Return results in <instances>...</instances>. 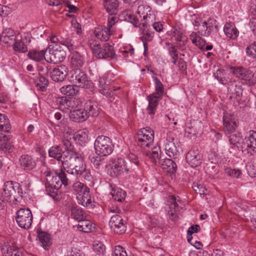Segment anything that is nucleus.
Returning <instances> with one entry per match:
<instances>
[{
	"instance_id": "obj_1",
	"label": "nucleus",
	"mask_w": 256,
	"mask_h": 256,
	"mask_svg": "<svg viewBox=\"0 0 256 256\" xmlns=\"http://www.w3.org/2000/svg\"><path fill=\"white\" fill-rule=\"evenodd\" d=\"M44 174L46 179V190L53 198L56 197L58 190L62 184L67 186L69 184L66 174L62 170L55 173L48 170L44 172Z\"/></svg>"
},
{
	"instance_id": "obj_2",
	"label": "nucleus",
	"mask_w": 256,
	"mask_h": 256,
	"mask_svg": "<svg viewBox=\"0 0 256 256\" xmlns=\"http://www.w3.org/2000/svg\"><path fill=\"white\" fill-rule=\"evenodd\" d=\"M62 165L67 172L76 176L86 167L84 156L79 152H70L68 154H64Z\"/></svg>"
},
{
	"instance_id": "obj_3",
	"label": "nucleus",
	"mask_w": 256,
	"mask_h": 256,
	"mask_svg": "<svg viewBox=\"0 0 256 256\" xmlns=\"http://www.w3.org/2000/svg\"><path fill=\"white\" fill-rule=\"evenodd\" d=\"M2 194L6 200L12 204L20 201L23 196L22 188L20 184L12 181L4 184Z\"/></svg>"
},
{
	"instance_id": "obj_4",
	"label": "nucleus",
	"mask_w": 256,
	"mask_h": 256,
	"mask_svg": "<svg viewBox=\"0 0 256 256\" xmlns=\"http://www.w3.org/2000/svg\"><path fill=\"white\" fill-rule=\"evenodd\" d=\"M90 47L92 54L98 58H116V54L112 46L108 44H106L103 48L97 42L92 41L90 42Z\"/></svg>"
},
{
	"instance_id": "obj_5",
	"label": "nucleus",
	"mask_w": 256,
	"mask_h": 256,
	"mask_svg": "<svg viewBox=\"0 0 256 256\" xmlns=\"http://www.w3.org/2000/svg\"><path fill=\"white\" fill-rule=\"evenodd\" d=\"M160 147L154 146L151 152H146V155L152 158L154 160H156V158L158 159L162 168L166 172L170 174L175 172L176 169V164L170 158L160 160Z\"/></svg>"
},
{
	"instance_id": "obj_6",
	"label": "nucleus",
	"mask_w": 256,
	"mask_h": 256,
	"mask_svg": "<svg viewBox=\"0 0 256 256\" xmlns=\"http://www.w3.org/2000/svg\"><path fill=\"white\" fill-rule=\"evenodd\" d=\"M94 146L96 153L102 156L110 154L114 150V145L110 138L102 135L96 138Z\"/></svg>"
},
{
	"instance_id": "obj_7",
	"label": "nucleus",
	"mask_w": 256,
	"mask_h": 256,
	"mask_svg": "<svg viewBox=\"0 0 256 256\" xmlns=\"http://www.w3.org/2000/svg\"><path fill=\"white\" fill-rule=\"evenodd\" d=\"M136 16H138L140 20L142 27H146L150 26L156 20V16L151 10V8L146 5H141L138 6Z\"/></svg>"
},
{
	"instance_id": "obj_8",
	"label": "nucleus",
	"mask_w": 256,
	"mask_h": 256,
	"mask_svg": "<svg viewBox=\"0 0 256 256\" xmlns=\"http://www.w3.org/2000/svg\"><path fill=\"white\" fill-rule=\"evenodd\" d=\"M70 80L77 87L90 88L92 84L88 80L86 74L80 68L72 69L70 72Z\"/></svg>"
},
{
	"instance_id": "obj_9",
	"label": "nucleus",
	"mask_w": 256,
	"mask_h": 256,
	"mask_svg": "<svg viewBox=\"0 0 256 256\" xmlns=\"http://www.w3.org/2000/svg\"><path fill=\"white\" fill-rule=\"evenodd\" d=\"M16 220L18 226L24 229H28L32 226V214L28 208H20L17 210Z\"/></svg>"
},
{
	"instance_id": "obj_10",
	"label": "nucleus",
	"mask_w": 256,
	"mask_h": 256,
	"mask_svg": "<svg viewBox=\"0 0 256 256\" xmlns=\"http://www.w3.org/2000/svg\"><path fill=\"white\" fill-rule=\"evenodd\" d=\"M138 144L142 148L149 147L153 144L154 132L150 128L140 129L138 132Z\"/></svg>"
},
{
	"instance_id": "obj_11",
	"label": "nucleus",
	"mask_w": 256,
	"mask_h": 256,
	"mask_svg": "<svg viewBox=\"0 0 256 256\" xmlns=\"http://www.w3.org/2000/svg\"><path fill=\"white\" fill-rule=\"evenodd\" d=\"M242 152L253 154L256 152V131L250 130L241 142Z\"/></svg>"
},
{
	"instance_id": "obj_12",
	"label": "nucleus",
	"mask_w": 256,
	"mask_h": 256,
	"mask_svg": "<svg viewBox=\"0 0 256 256\" xmlns=\"http://www.w3.org/2000/svg\"><path fill=\"white\" fill-rule=\"evenodd\" d=\"M232 74L242 84L250 86L252 71L242 66H232L230 68Z\"/></svg>"
},
{
	"instance_id": "obj_13",
	"label": "nucleus",
	"mask_w": 256,
	"mask_h": 256,
	"mask_svg": "<svg viewBox=\"0 0 256 256\" xmlns=\"http://www.w3.org/2000/svg\"><path fill=\"white\" fill-rule=\"evenodd\" d=\"M132 171V166L131 164H128L125 160L120 158L114 159L112 162V166L111 168L110 174L117 176L124 172L128 173Z\"/></svg>"
},
{
	"instance_id": "obj_14",
	"label": "nucleus",
	"mask_w": 256,
	"mask_h": 256,
	"mask_svg": "<svg viewBox=\"0 0 256 256\" xmlns=\"http://www.w3.org/2000/svg\"><path fill=\"white\" fill-rule=\"evenodd\" d=\"M109 225L111 230L116 234H122L126 232V226L122 216L118 214H116L111 217Z\"/></svg>"
},
{
	"instance_id": "obj_15",
	"label": "nucleus",
	"mask_w": 256,
	"mask_h": 256,
	"mask_svg": "<svg viewBox=\"0 0 256 256\" xmlns=\"http://www.w3.org/2000/svg\"><path fill=\"white\" fill-rule=\"evenodd\" d=\"M170 201V210H168V218L172 221H176L178 218V214L180 212V209L182 208L180 204L181 203V200L174 196H170L169 197Z\"/></svg>"
},
{
	"instance_id": "obj_16",
	"label": "nucleus",
	"mask_w": 256,
	"mask_h": 256,
	"mask_svg": "<svg viewBox=\"0 0 256 256\" xmlns=\"http://www.w3.org/2000/svg\"><path fill=\"white\" fill-rule=\"evenodd\" d=\"M49 60H46L48 62L57 64L64 61L66 58V53L64 50H60V46H56L52 48H49Z\"/></svg>"
},
{
	"instance_id": "obj_17",
	"label": "nucleus",
	"mask_w": 256,
	"mask_h": 256,
	"mask_svg": "<svg viewBox=\"0 0 256 256\" xmlns=\"http://www.w3.org/2000/svg\"><path fill=\"white\" fill-rule=\"evenodd\" d=\"M68 73V68L64 64H60L54 68L50 72L52 80L55 82H63Z\"/></svg>"
},
{
	"instance_id": "obj_18",
	"label": "nucleus",
	"mask_w": 256,
	"mask_h": 256,
	"mask_svg": "<svg viewBox=\"0 0 256 256\" xmlns=\"http://www.w3.org/2000/svg\"><path fill=\"white\" fill-rule=\"evenodd\" d=\"M223 124L224 132L228 134H232L235 132L237 128L234 116L230 114H224L223 116Z\"/></svg>"
},
{
	"instance_id": "obj_19",
	"label": "nucleus",
	"mask_w": 256,
	"mask_h": 256,
	"mask_svg": "<svg viewBox=\"0 0 256 256\" xmlns=\"http://www.w3.org/2000/svg\"><path fill=\"white\" fill-rule=\"evenodd\" d=\"M50 40L52 43H60L66 46L70 52H72L76 48V46L74 44V42L69 38L52 35L50 38Z\"/></svg>"
},
{
	"instance_id": "obj_20",
	"label": "nucleus",
	"mask_w": 256,
	"mask_h": 256,
	"mask_svg": "<svg viewBox=\"0 0 256 256\" xmlns=\"http://www.w3.org/2000/svg\"><path fill=\"white\" fill-rule=\"evenodd\" d=\"M228 90L230 98H234L237 101L240 100L242 90V86L238 82L235 81L230 82L228 86Z\"/></svg>"
},
{
	"instance_id": "obj_21",
	"label": "nucleus",
	"mask_w": 256,
	"mask_h": 256,
	"mask_svg": "<svg viewBox=\"0 0 256 256\" xmlns=\"http://www.w3.org/2000/svg\"><path fill=\"white\" fill-rule=\"evenodd\" d=\"M161 96L156 95V94H152L147 96V100L148 101V106L147 108L148 114L152 118L156 112L158 102Z\"/></svg>"
},
{
	"instance_id": "obj_22",
	"label": "nucleus",
	"mask_w": 256,
	"mask_h": 256,
	"mask_svg": "<svg viewBox=\"0 0 256 256\" xmlns=\"http://www.w3.org/2000/svg\"><path fill=\"white\" fill-rule=\"evenodd\" d=\"M186 160L191 167H197L202 163V156L198 150H190L186 154Z\"/></svg>"
},
{
	"instance_id": "obj_23",
	"label": "nucleus",
	"mask_w": 256,
	"mask_h": 256,
	"mask_svg": "<svg viewBox=\"0 0 256 256\" xmlns=\"http://www.w3.org/2000/svg\"><path fill=\"white\" fill-rule=\"evenodd\" d=\"M75 49L71 52L70 56V66L73 69L80 68L84 64V58Z\"/></svg>"
},
{
	"instance_id": "obj_24",
	"label": "nucleus",
	"mask_w": 256,
	"mask_h": 256,
	"mask_svg": "<svg viewBox=\"0 0 256 256\" xmlns=\"http://www.w3.org/2000/svg\"><path fill=\"white\" fill-rule=\"evenodd\" d=\"M94 34L98 38L102 41L106 42L109 40L110 36L114 34V32L113 30L104 26L96 28L94 30Z\"/></svg>"
},
{
	"instance_id": "obj_25",
	"label": "nucleus",
	"mask_w": 256,
	"mask_h": 256,
	"mask_svg": "<svg viewBox=\"0 0 256 256\" xmlns=\"http://www.w3.org/2000/svg\"><path fill=\"white\" fill-rule=\"evenodd\" d=\"M0 37L1 42L7 46L13 44L16 38L14 31L10 28H6L2 32Z\"/></svg>"
},
{
	"instance_id": "obj_26",
	"label": "nucleus",
	"mask_w": 256,
	"mask_h": 256,
	"mask_svg": "<svg viewBox=\"0 0 256 256\" xmlns=\"http://www.w3.org/2000/svg\"><path fill=\"white\" fill-rule=\"evenodd\" d=\"M190 39L194 44L201 50H212V45L206 46V42L196 32L192 33L190 35Z\"/></svg>"
},
{
	"instance_id": "obj_27",
	"label": "nucleus",
	"mask_w": 256,
	"mask_h": 256,
	"mask_svg": "<svg viewBox=\"0 0 256 256\" xmlns=\"http://www.w3.org/2000/svg\"><path fill=\"white\" fill-rule=\"evenodd\" d=\"M84 110L88 116V118L90 116H96L99 114V108L98 107L97 102L92 100L86 102Z\"/></svg>"
},
{
	"instance_id": "obj_28",
	"label": "nucleus",
	"mask_w": 256,
	"mask_h": 256,
	"mask_svg": "<svg viewBox=\"0 0 256 256\" xmlns=\"http://www.w3.org/2000/svg\"><path fill=\"white\" fill-rule=\"evenodd\" d=\"M122 16L124 20L132 23L135 27L142 28L140 20L138 16L134 15L129 10H125L122 12Z\"/></svg>"
},
{
	"instance_id": "obj_29",
	"label": "nucleus",
	"mask_w": 256,
	"mask_h": 256,
	"mask_svg": "<svg viewBox=\"0 0 256 256\" xmlns=\"http://www.w3.org/2000/svg\"><path fill=\"white\" fill-rule=\"evenodd\" d=\"M76 200L79 204L88 208H92V200L90 194V190L82 194H78Z\"/></svg>"
},
{
	"instance_id": "obj_30",
	"label": "nucleus",
	"mask_w": 256,
	"mask_h": 256,
	"mask_svg": "<svg viewBox=\"0 0 256 256\" xmlns=\"http://www.w3.org/2000/svg\"><path fill=\"white\" fill-rule=\"evenodd\" d=\"M21 166L24 170H30L34 168L36 166L35 160L30 156L22 155L20 158Z\"/></svg>"
},
{
	"instance_id": "obj_31",
	"label": "nucleus",
	"mask_w": 256,
	"mask_h": 256,
	"mask_svg": "<svg viewBox=\"0 0 256 256\" xmlns=\"http://www.w3.org/2000/svg\"><path fill=\"white\" fill-rule=\"evenodd\" d=\"M104 8L110 14H116L118 12L119 2L118 0H104Z\"/></svg>"
},
{
	"instance_id": "obj_32",
	"label": "nucleus",
	"mask_w": 256,
	"mask_h": 256,
	"mask_svg": "<svg viewBox=\"0 0 256 256\" xmlns=\"http://www.w3.org/2000/svg\"><path fill=\"white\" fill-rule=\"evenodd\" d=\"M165 150L166 154L170 158H174L177 156L178 150L173 142V138H166L165 144Z\"/></svg>"
},
{
	"instance_id": "obj_33",
	"label": "nucleus",
	"mask_w": 256,
	"mask_h": 256,
	"mask_svg": "<svg viewBox=\"0 0 256 256\" xmlns=\"http://www.w3.org/2000/svg\"><path fill=\"white\" fill-rule=\"evenodd\" d=\"M70 118L74 122H80L86 120L88 116L84 109H78L70 111Z\"/></svg>"
},
{
	"instance_id": "obj_34",
	"label": "nucleus",
	"mask_w": 256,
	"mask_h": 256,
	"mask_svg": "<svg viewBox=\"0 0 256 256\" xmlns=\"http://www.w3.org/2000/svg\"><path fill=\"white\" fill-rule=\"evenodd\" d=\"M224 31L228 38L234 40L238 36L239 34L233 23H226L224 26Z\"/></svg>"
},
{
	"instance_id": "obj_35",
	"label": "nucleus",
	"mask_w": 256,
	"mask_h": 256,
	"mask_svg": "<svg viewBox=\"0 0 256 256\" xmlns=\"http://www.w3.org/2000/svg\"><path fill=\"white\" fill-rule=\"evenodd\" d=\"M71 216L73 218L78 222L89 218L90 217L85 212H84L82 208L78 207H73L72 208Z\"/></svg>"
},
{
	"instance_id": "obj_36",
	"label": "nucleus",
	"mask_w": 256,
	"mask_h": 256,
	"mask_svg": "<svg viewBox=\"0 0 256 256\" xmlns=\"http://www.w3.org/2000/svg\"><path fill=\"white\" fill-rule=\"evenodd\" d=\"M64 152L60 146H52L48 151L49 156L54 158L57 160L58 161L63 160V158L64 157Z\"/></svg>"
},
{
	"instance_id": "obj_37",
	"label": "nucleus",
	"mask_w": 256,
	"mask_h": 256,
	"mask_svg": "<svg viewBox=\"0 0 256 256\" xmlns=\"http://www.w3.org/2000/svg\"><path fill=\"white\" fill-rule=\"evenodd\" d=\"M172 36L175 38V40L178 42V46L180 48L184 46L187 41L188 38L184 36L179 28H174L172 30Z\"/></svg>"
},
{
	"instance_id": "obj_38",
	"label": "nucleus",
	"mask_w": 256,
	"mask_h": 256,
	"mask_svg": "<svg viewBox=\"0 0 256 256\" xmlns=\"http://www.w3.org/2000/svg\"><path fill=\"white\" fill-rule=\"evenodd\" d=\"M110 194L113 199L118 202H122L124 200L126 194L125 191L116 187L112 188Z\"/></svg>"
},
{
	"instance_id": "obj_39",
	"label": "nucleus",
	"mask_w": 256,
	"mask_h": 256,
	"mask_svg": "<svg viewBox=\"0 0 256 256\" xmlns=\"http://www.w3.org/2000/svg\"><path fill=\"white\" fill-rule=\"evenodd\" d=\"M216 20L214 18H210L206 21H205V26H206V30L202 29L201 34L204 36H208L213 29L214 26L216 28L217 26L216 25Z\"/></svg>"
},
{
	"instance_id": "obj_40",
	"label": "nucleus",
	"mask_w": 256,
	"mask_h": 256,
	"mask_svg": "<svg viewBox=\"0 0 256 256\" xmlns=\"http://www.w3.org/2000/svg\"><path fill=\"white\" fill-rule=\"evenodd\" d=\"M92 225L89 218L78 221V228L80 231L88 232L92 230Z\"/></svg>"
},
{
	"instance_id": "obj_41",
	"label": "nucleus",
	"mask_w": 256,
	"mask_h": 256,
	"mask_svg": "<svg viewBox=\"0 0 256 256\" xmlns=\"http://www.w3.org/2000/svg\"><path fill=\"white\" fill-rule=\"evenodd\" d=\"M91 162L94 167L98 170L103 169L106 164L104 158L100 156V155L93 157L91 160Z\"/></svg>"
},
{
	"instance_id": "obj_42",
	"label": "nucleus",
	"mask_w": 256,
	"mask_h": 256,
	"mask_svg": "<svg viewBox=\"0 0 256 256\" xmlns=\"http://www.w3.org/2000/svg\"><path fill=\"white\" fill-rule=\"evenodd\" d=\"M46 51L44 50H42L40 51L38 50H32L30 51L28 56L29 58L32 60H34L36 61L40 62L44 58L46 60L44 57V55Z\"/></svg>"
},
{
	"instance_id": "obj_43",
	"label": "nucleus",
	"mask_w": 256,
	"mask_h": 256,
	"mask_svg": "<svg viewBox=\"0 0 256 256\" xmlns=\"http://www.w3.org/2000/svg\"><path fill=\"white\" fill-rule=\"evenodd\" d=\"M60 91L63 94L73 96L76 94L78 92L77 86L70 84L64 86L60 88Z\"/></svg>"
},
{
	"instance_id": "obj_44",
	"label": "nucleus",
	"mask_w": 256,
	"mask_h": 256,
	"mask_svg": "<svg viewBox=\"0 0 256 256\" xmlns=\"http://www.w3.org/2000/svg\"><path fill=\"white\" fill-rule=\"evenodd\" d=\"M0 129L4 132H9L11 130L9 120L5 115L2 114H0Z\"/></svg>"
},
{
	"instance_id": "obj_45",
	"label": "nucleus",
	"mask_w": 256,
	"mask_h": 256,
	"mask_svg": "<svg viewBox=\"0 0 256 256\" xmlns=\"http://www.w3.org/2000/svg\"><path fill=\"white\" fill-rule=\"evenodd\" d=\"M72 190L78 196V194H82L84 192L88 191L90 189L82 183L77 182L73 184Z\"/></svg>"
},
{
	"instance_id": "obj_46",
	"label": "nucleus",
	"mask_w": 256,
	"mask_h": 256,
	"mask_svg": "<svg viewBox=\"0 0 256 256\" xmlns=\"http://www.w3.org/2000/svg\"><path fill=\"white\" fill-rule=\"evenodd\" d=\"M40 241L42 244V246L44 248H46L50 244V238L48 234L45 232H40L38 234Z\"/></svg>"
},
{
	"instance_id": "obj_47",
	"label": "nucleus",
	"mask_w": 256,
	"mask_h": 256,
	"mask_svg": "<svg viewBox=\"0 0 256 256\" xmlns=\"http://www.w3.org/2000/svg\"><path fill=\"white\" fill-rule=\"evenodd\" d=\"M93 249L98 255H104L106 252V246L104 244L98 240H96L93 244Z\"/></svg>"
},
{
	"instance_id": "obj_48",
	"label": "nucleus",
	"mask_w": 256,
	"mask_h": 256,
	"mask_svg": "<svg viewBox=\"0 0 256 256\" xmlns=\"http://www.w3.org/2000/svg\"><path fill=\"white\" fill-rule=\"evenodd\" d=\"M12 45L13 46L14 50L16 52H25L28 50L27 47L20 40L16 38L14 44H12Z\"/></svg>"
},
{
	"instance_id": "obj_49",
	"label": "nucleus",
	"mask_w": 256,
	"mask_h": 256,
	"mask_svg": "<svg viewBox=\"0 0 256 256\" xmlns=\"http://www.w3.org/2000/svg\"><path fill=\"white\" fill-rule=\"evenodd\" d=\"M246 52L248 57L256 59V42L250 44L246 48Z\"/></svg>"
},
{
	"instance_id": "obj_50",
	"label": "nucleus",
	"mask_w": 256,
	"mask_h": 256,
	"mask_svg": "<svg viewBox=\"0 0 256 256\" xmlns=\"http://www.w3.org/2000/svg\"><path fill=\"white\" fill-rule=\"evenodd\" d=\"M149 26H147L146 27H142V28H140V30L142 32L143 34L141 37V39L142 41H151L154 38V34L152 32L148 31L146 30L149 27Z\"/></svg>"
},
{
	"instance_id": "obj_51",
	"label": "nucleus",
	"mask_w": 256,
	"mask_h": 256,
	"mask_svg": "<svg viewBox=\"0 0 256 256\" xmlns=\"http://www.w3.org/2000/svg\"><path fill=\"white\" fill-rule=\"evenodd\" d=\"M224 173L234 178H238L242 175V170L239 169H232L230 168H226L224 170Z\"/></svg>"
},
{
	"instance_id": "obj_52",
	"label": "nucleus",
	"mask_w": 256,
	"mask_h": 256,
	"mask_svg": "<svg viewBox=\"0 0 256 256\" xmlns=\"http://www.w3.org/2000/svg\"><path fill=\"white\" fill-rule=\"evenodd\" d=\"M154 81L156 92L153 94H156V95L162 96L164 92L163 84L156 77L154 78Z\"/></svg>"
},
{
	"instance_id": "obj_53",
	"label": "nucleus",
	"mask_w": 256,
	"mask_h": 256,
	"mask_svg": "<svg viewBox=\"0 0 256 256\" xmlns=\"http://www.w3.org/2000/svg\"><path fill=\"white\" fill-rule=\"evenodd\" d=\"M118 18L115 16L114 14H110L108 18V24L106 27L109 29L113 30L115 32L116 28L115 24L118 22Z\"/></svg>"
},
{
	"instance_id": "obj_54",
	"label": "nucleus",
	"mask_w": 256,
	"mask_h": 256,
	"mask_svg": "<svg viewBox=\"0 0 256 256\" xmlns=\"http://www.w3.org/2000/svg\"><path fill=\"white\" fill-rule=\"evenodd\" d=\"M82 104L81 101L78 98H68V110H70L76 108Z\"/></svg>"
},
{
	"instance_id": "obj_55",
	"label": "nucleus",
	"mask_w": 256,
	"mask_h": 256,
	"mask_svg": "<svg viewBox=\"0 0 256 256\" xmlns=\"http://www.w3.org/2000/svg\"><path fill=\"white\" fill-rule=\"evenodd\" d=\"M5 256H23V254L17 248L14 246H8L6 249V253Z\"/></svg>"
},
{
	"instance_id": "obj_56",
	"label": "nucleus",
	"mask_w": 256,
	"mask_h": 256,
	"mask_svg": "<svg viewBox=\"0 0 256 256\" xmlns=\"http://www.w3.org/2000/svg\"><path fill=\"white\" fill-rule=\"evenodd\" d=\"M56 102L60 110L67 109L68 98L64 96L58 98L56 100Z\"/></svg>"
},
{
	"instance_id": "obj_57",
	"label": "nucleus",
	"mask_w": 256,
	"mask_h": 256,
	"mask_svg": "<svg viewBox=\"0 0 256 256\" xmlns=\"http://www.w3.org/2000/svg\"><path fill=\"white\" fill-rule=\"evenodd\" d=\"M168 52L171 56L173 60L172 63L176 64L177 60L178 58V52L175 46L171 44L170 46L168 48Z\"/></svg>"
},
{
	"instance_id": "obj_58",
	"label": "nucleus",
	"mask_w": 256,
	"mask_h": 256,
	"mask_svg": "<svg viewBox=\"0 0 256 256\" xmlns=\"http://www.w3.org/2000/svg\"><path fill=\"white\" fill-rule=\"evenodd\" d=\"M48 80L44 76H43L40 74L36 80L37 86H40V88L42 90H44V89L48 85Z\"/></svg>"
},
{
	"instance_id": "obj_59",
	"label": "nucleus",
	"mask_w": 256,
	"mask_h": 256,
	"mask_svg": "<svg viewBox=\"0 0 256 256\" xmlns=\"http://www.w3.org/2000/svg\"><path fill=\"white\" fill-rule=\"evenodd\" d=\"M128 159L129 161L126 162L130 164V166H131V164L132 165L133 171L134 169V168L138 165L139 160L138 158L135 154H130L128 156Z\"/></svg>"
},
{
	"instance_id": "obj_60",
	"label": "nucleus",
	"mask_w": 256,
	"mask_h": 256,
	"mask_svg": "<svg viewBox=\"0 0 256 256\" xmlns=\"http://www.w3.org/2000/svg\"><path fill=\"white\" fill-rule=\"evenodd\" d=\"M112 256H128L126 250L120 246H116L114 248Z\"/></svg>"
},
{
	"instance_id": "obj_61",
	"label": "nucleus",
	"mask_w": 256,
	"mask_h": 256,
	"mask_svg": "<svg viewBox=\"0 0 256 256\" xmlns=\"http://www.w3.org/2000/svg\"><path fill=\"white\" fill-rule=\"evenodd\" d=\"M82 176L85 180H86L88 182H90L92 180V176L90 174V170H89L86 169V167L84 168V170H83L80 173L78 174V176Z\"/></svg>"
},
{
	"instance_id": "obj_62",
	"label": "nucleus",
	"mask_w": 256,
	"mask_h": 256,
	"mask_svg": "<svg viewBox=\"0 0 256 256\" xmlns=\"http://www.w3.org/2000/svg\"><path fill=\"white\" fill-rule=\"evenodd\" d=\"M242 140L238 134L237 136L236 134H230V135L229 136V141L230 144L237 146L238 144H240V142H242Z\"/></svg>"
},
{
	"instance_id": "obj_63",
	"label": "nucleus",
	"mask_w": 256,
	"mask_h": 256,
	"mask_svg": "<svg viewBox=\"0 0 256 256\" xmlns=\"http://www.w3.org/2000/svg\"><path fill=\"white\" fill-rule=\"evenodd\" d=\"M149 226L152 228H162L163 226V222L162 220L152 218L150 219Z\"/></svg>"
},
{
	"instance_id": "obj_64",
	"label": "nucleus",
	"mask_w": 256,
	"mask_h": 256,
	"mask_svg": "<svg viewBox=\"0 0 256 256\" xmlns=\"http://www.w3.org/2000/svg\"><path fill=\"white\" fill-rule=\"evenodd\" d=\"M62 144L65 146L66 152L64 154H68L70 152H76L73 149V146L71 144V142L68 139L62 140Z\"/></svg>"
}]
</instances>
